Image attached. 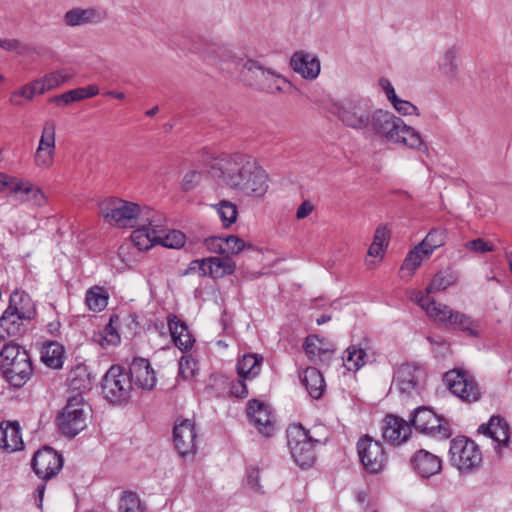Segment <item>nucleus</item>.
<instances>
[{
  "label": "nucleus",
  "mask_w": 512,
  "mask_h": 512,
  "mask_svg": "<svg viewBox=\"0 0 512 512\" xmlns=\"http://www.w3.org/2000/svg\"><path fill=\"white\" fill-rule=\"evenodd\" d=\"M209 175L219 184L252 198H262L269 189L266 171L245 154H232L213 160Z\"/></svg>",
  "instance_id": "nucleus-1"
},
{
  "label": "nucleus",
  "mask_w": 512,
  "mask_h": 512,
  "mask_svg": "<svg viewBox=\"0 0 512 512\" xmlns=\"http://www.w3.org/2000/svg\"><path fill=\"white\" fill-rule=\"evenodd\" d=\"M375 113L369 135L388 144L407 147L414 151L428 150L420 132L407 125L400 117L380 108L376 109Z\"/></svg>",
  "instance_id": "nucleus-2"
},
{
  "label": "nucleus",
  "mask_w": 512,
  "mask_h": 512,
  "mask_svg": "<svg viewBox=\"0 0 512 512\" xmlns=\"http://www.w3.org/2000/svg\"><path fill=\"white\" fill-rule=\"evenodd\" d=\"M410 300L420 306L427 316L436 323L448 329L461 330L472 337L479 336V322L471 316L456 311L448 305L436 302L432 298L425 296L422 291H411Z\"/></svg>",
  "instance_id": "nucleus-3"
},
{
  "label": "nucleus",
  "mask_w": 512,
  "mask_h": 512,
  "mask_svg": "<svg viewBox=\"0 0 512 512\" xmlns=\"http://www.w3.org/2000/svg\"><path fill=\"white\" fill-rule=\"evenodd\" d=\"M100 214L105 221L118 228H132L138 222H148L156 225V212L149 207H140L138 204L119 198H108L100 203Z\"/></svg>",
  "instance_id": "nucleus-4"
},
{
  "label": "nucleus",
  "mask_w": 512,
  "mask_h": 512,
  "mask_svg": "<svg viewBox=\"0 0 512 512\" xmlns=\"http://www.w3.org/2000/svg\"><path fill=\"white\" fill-rule=\"evenodd\" d=\"M0 369L14 387H22L31 377L33 369L25 349L16 343H5L0 351Z\"/></svg>",
  "instance_id": "nucleus-5"
},
{
  "label": "nucleus",
  "mask_w": 512,
  "mask_h": 512,
  "mask_svg": "<svg viewBox=\"0 0 512 512\" xmlns=\"http://www.w3.org/2000/svg\"><path fill=\"white\" fill-rule=\"evenodd\" d=\"M377 108L364 98L346 99L335 105V114L347 128L368 134Z\"/></svg>",
  "instance_id": "nucleus-6"
},
{
  "label": "nucleus",
  "mask_w": 512,
  "mask_h": 512,
  "mask_svg": "<svg viewBox=\"0 0 512 512\" xmlns=\"http://www.w3.org/2000/svg\"><path fill=\"white\" fill-rule=\"evenodd\" d=\"M89 413L90 408L81 394L70 396L57 418L60 431L69 437L76 436L86 428Z\"/></svg>",
  "instance_id": "nucleus-7"
},
{
  "label": "nucleus",
  "mask_w": 512,
  "mask_h": 512,
  "mask_svg": "<svg viewBox=\"0 0 512 512\" xmlns=\"http://www.w3.org/2000/svg\"><path fill=\"white\" fill-rule=\"evenodd\" d=\"M243 77L250 86L269 93L282 91L288 83L280 74L252 59L244 63Z\"/></svg>",
  "instance_id": "nucleus-8"
},
{
  "label": "nucleus",
  "mask_w": 512,
  "mask_h": 512,
  "mask_svg": "<svg viewBox=\"0 0 512 512\" xmlns=\"http://www.w3.org/2000/svg\"><path fill=\"white\" fill-rule=\"evenodd\" d=\"M288 447L295 463L301 468L311 467L315 461L314 445L317 440L300 424L290 425L287 429Z\"/></svg>",
  "instance_id": "nucleus-9"
},
{
  "label": "nucleus",
  "mask_w": 512,
  "mask_h": 512,
  "mask_svg": "<svg viewBox=\"0 0 512 512\" xmlns=\"http://www.w3.org/2000/svg\"><path fill=\"white\" fill-rule=\"evenodd\" d=\"M104 396L112 403L126 402L131 395L132 383L130 376L120 366H112L102 381Z\"/></svg>",
  "instance_id": "nucleus-10"
},
{
  "label": "nucleus",
  "mask_w": 512,
  "mask_h": 512,
  "mask_svg": "<svg viewBox=\"0 0 512 512\" xmlns=\"http://www.w3.org/2000/svg\"><path fill=\"white\" fill-rule=\"evenodd\" d=\"M449 454L451 464L461 471L472 470L482 462V453L477 444L466 437L453 439Z\"/></svg>",
  "instance_id": "nucleus-11"
},
{
  "label": "nucleus",
  "mask_w": 512,
  "mask_h": 512,
  "mask_svg": "<svg viewBox=\"0 0 512 512\" xmlns=\"http://www.w3.org/2000/svg\"><path fill=\"white\" fill-rule=\"evenodd\" d=\"M411 421L414 428L423 434L441 439L451 436L448 422L427 407L415 409Z\"/></svg>",
  "instance_id": "nucleus-12"
},
{
  "label": "nucleus",
  "mask_w": 512,
  "mask_h": 512,
  "mask_svg": "<svg viewBox=\"0 0 512 512\" xmlns=\"http://www.w3.org/2000/svg\"><path fill=\"white\" fill-rule=\"evenodd\" d=\"M444 381L449 390L465 402H475L480 398V389L473 377L464 370L454 369L445 373Z\"/></svg>",
  "instance_id": "nucleus-13"
},
{
  "label": "nucleus",
  "mask_w": 512,
  "mask_h": 512,
  "mask_svg": "<svg viewBox=\"0 0 512 512\" xmlns=\"http://www.w3.org/2000/svg\"><path fill=\"white\" fill-rule=\"evenodd\" d=\"M361 464L369 473H378L384 467L386 456L380 442L365 435L357 443Z\"/></svg>",
  "instance_id": "nucleus-14"
},
{
  "label": "nucleus",
  "mask_w": 512,
  "mask_h": 512,
  "mask_svg": "<svg viewBox=\"0 0 512 512\" xmlns=\"http://www.w3.org/2000/svg\"><path fill=\"white\" fill-rule=\"evenodd\" d=\"M62 466V456L50 447L38 450L32 460L33 470L43 480L53 478L59 473Z\"/></svg>",
  "instance_id": "nucleus-15"
},
{
  "label": "nucleus",
  "mask_w": 512,
  "mask_h": 512,
  "mask_svg": "<svg viewBox=\"0 0 512 512\" xmlns=\"http://www.w3.org/2000/svg\"><path fill=\"white\" fill-rule=\"evenodd\" d=\"M478 431L492 440L496 455L502 457L510 439V428L506 420L492 416L488 423L480 425Z\"/></svg>",
  "instance_id": "nucleus-16"
},
{
  "label": "nucleus",
  "mask_w": 512,
  "mask_h": 512,
  "mask_svg": "<svg viewBox=\"0 0 512 512\" xmlns=\"http://www.w3.org/2000/svg\"><path fill=\"white\" fill-rule=\"evenodd\" d=\"M247 414L250 423L264 437H271L275 430V420L268 406L256 399L248 402Z\"/></svg>",
  "instance_id": "nucleus-17"
},
{
  "label": "nucleus",
  "mask_w": 512,
  "mask_h": 512,
  "mask_svg": "<svg viewBox=\"0 0 512 512\" xmlns=\"http://www.w3.org/2000/svg\"><path fill=\"white\" fill-rule=\"evenodd\" d=\"M196 429L192 421H177L173 430V442L180 456L193 455L196 451Z\"/></svg>",
  "instance_id": "nucleus-18"
},
{
  "label": "nucleus",
  "mask_w": 512,
  "mask_h": 512,
  "mask_svg": "<svg viewBox=\"0 0 512 512\" xmlns=\"http://www.w3.org/2000/svg\"><path fill=\"white\" fill-rule=\"evenodd\" d=\"M163 218L156 212V225H149L148 222H138V228L131 234V242L129 244L141 253L158 244V228L161 227Z\"/></svg>",
  "instance_id": "nucleus-19"
},
{
  "label": "nucleus",
  "mask_w": 512,
  "mask_h": 512,
  "mask_svg": "<svg viewBox=\"0 0 512 512\" xmlns=\"http://www.w3.org/2000/svg\"><path fill=\"white\" fill-rule=\"evenodd\" d=\"M423 377V371L415 364L405 363L400 365L393 377L392 385L401 394L410 395Z\"/></svg>",
  "instance_id": "nucleus-20"
},
{
  "label": "nucleus",
  "mask_w": 512,
  "mask_h": 512,
  "mask_svg": "<svg viewBox=\"0 0 512 512\" xmlns=\"http://www.w3.org/2000/svg\"><path fill=\"white\" fill-rule=\"evenodd\" d=\"M290 65L295 73L307 80L316 79L321 71L318 57L305 51L295 52L290 59Z\"/></svg>",
  "instance_id": "nucleus-21"
},
{
  "label": "nucleus",
  "mask_w": 512,
  "mask_h": 512,
  "mask_svg": "<svg viewBox=\"0 0 512 512\" xmlns=\"http://www.w3.org/2000/svg\"><path fill=\"white\" fill-rule=\"evenodd\" d=\"M131 383H134L141 389H153L156 384V376L153 368L147 359L135 358L128 372Z\"/></svg>",
  "instance_id": "nucleus-22"
},
{
  "label": "nucleus",
  "mask_w": 512,
  "mask_h": 512,
  "mask_svg": "<svg viewBox=\"0 0 512 512\" xmlns=\"http://www.w3.org/2000/svg\"><path fill=\"white\" fill-rule=\"evenodd\" d=\"M11 195L21 203H29L39 207L44 206L47 202V197L40 187L20 178L14 184Z\"/></svg>",
  "instance_id": "nucleus-23"
},
{
  "label": "nucleus",
  "mask_w": 512,
  "mask_h": 512,
  "mask_svg": "<svg viewBox=\"0 0 512 512\" xmlns=\"http://www.w3.org/2000/svg\"><path fill=\"white\" fill-rule=\"evenodd\" d=\"M411 464L413 469L422 478H430L442 470L441 459L424 449L418 450L411 458Z\"/></svg>",
  "instance_id": "nucleus-24"
},
{
  "label": "nucleus",
  "mask_w": 512,
  "mask_h": 512,
  "mask_svg": "<svg viewBox=\"0 0 512 512\" xmlns=\"http://www.w3.org/2000/svg\"><path fill=\"white\" fill-rule=\"evenodd\" d=\"M6 310L26 322L31 321L36 315V306L32 298L26 292L19 290L11 293Z\"/></svg>",
  "instance_id": "nucleus-25"
},
{
  "label": "nucleus",
  "mask_w": 512,
  "mask_h": 512,
  "mask_svg": "<svg viewBox=\"0 0 512 512\" xmlns=\"http://www.w3.org/2000/svg\"><path fill=\"white\" fill-rule=\"evenodd\" d=\"M102 21V15L95 7H75L65 12L63 22L68 27H80L98 24Z\"/></svg>",
  "instance_id": "nucleus-26"
},
{
  "label": "nucleus",
  "mask_w": 512,
  "mask_h": 512,
  "mask_svg": "<svg viewBox=\"0 0 512 512\" xmlns=\"http://www.w3.org/2000/svg\"><path fill=\"white\" fill-rule=\"evenodd\" d=\"M203 275H209L212 278H221L225 275H231L235 272L236 264L229 257H209L201 261H196Z\"/></svg>",
  "instance_id": "nucleus-27"
},
{
  "label": "nucleus",
  "mask_w": 512,
  "mask_h": 512,
  "mask_svg": "<svg viewBox=\"0 0 512 512\" xmlns=\"http://www.w3.org/2000/svg\"><path fill=\"white\" fill-rule=\"evenodd\" d=\"M26 323L21 317L5 310L0 317V340L15 343L25 332Z\"/></svg>",
  "instance_id": "nucleus-28"
},
{
  "label": "nucleus",
  "mask_w": 512,
  "mask_h": 512,
  "mask_svg": "<svg viewBox=\"0 0 512 512\" xmlns=\"http://www.w3.org/2000/svg\"><path fill=\"white\" fill-rule=\"evenodd\" d=\"M382 430L384 439L393 445L406 441L411 432L409 424L396 416H386Z\"/></svg>",
  "instance_id": "nucleus-29"
},
{
  "label": "nucleus",
  "mask_w": 512,
  "mask_h": 512,
  "mask_svg": "<svg viewBox=\"0 0 512 512\" xmlns=\"http://www.w3.org/2000/svg\"><path fill=\"white\" fill-rule=\"evenodd\" d=\"M24 443L18 422H3L0 425V447L11 453L21 450Z\"/></svg>",
  "instance_id": "nucleus-30"
},
{
  "label": "nucleus",
  "mask_w": 512,
  "mask_h": 512,
  "mask_svg": "<svg viewBox=\"0 0 512 512\" xmlns=\"http://www.w3.org/2000/svg\"><path fill=\"white\" fill-rule=\"evenodd\" d=\"M302 385L313 399L322 397L326 384L322 373L315 367H308L299 374Z\"/></svg>",
  "instance_id": "nucleus-31"
},
{
  "label": "nucleus",
  "mask_w": 512,
  "mask_h": 512,
  "mask_svg": "<svg viewBox=\"0 0 512 512\" xmlns=\"http://www.w3.org/2000/svg\"><path fill=\"white\" fill-rule=\"evenodd\" d=\"M168 326L172 340L180 350L184 351L192 347L194 338L185 322L172 315L168 317Z\"/></svg>",
  "instance_id": "nucleus-32"
},
{
  "label": "nucleus",
  "mask_w": 512,
  "mask_h": 512,
  "mask_svg": "<svg viewBox=\"0 0 512 512\" xmlns=\"http://www.w3.org/2000/svg\"><path fill=\"white\" fill-rule=\"evenodd\" d=\"M304 350L307 357L313 362L328 361L334 353L325 341L316 335L308 336L304 342Z\"/></svg>",
  "instance_id": "nucleus-33"
},
{
  "label": "nucleus",
  "mask_w": 512,
  "mask_h": 512,
  "mask_svg": "<svg viewBox=\"0 0 512 512\" xmlns=\"http://www.w3.org/2000/svg\"><path fill=\"white\" fill-rule=\"evenodd\" d=\"M263 358L257 354H246L238 360L236 370L239 378L252 380L261 371Z\"/></svg>",
  "instance_id": "nucleus-34"
},
{
  "label": "nucleus",
  "mask_w": 512,
  "mask_h": 512,
  "mask_svg": "<svg viewBox=\"0 0 512 512\" xmlns=\"http://www.w3.org/2000/svg\"><path fill=\"white\" fill-rule=\"evenodd\" d=\"M431 255L424 250L419 244L412 249L403 261L400 268L402 278H410L422 262Z\"/></svg>",
  "instance_id": "nucleus-35"
},
{
  "label": "nucleus",
  "mask_w": 512,
  "mask_h": 512,
  "mask_svg": "<svg viewBox=\"0 0 512 512\" xmlns=\"http://www.w3.org/2000/svg\"><path fill=\"white\" fill-rule=\"evenodd\" d=\"M343 364L349 371H358L367 362L368 355L360 345L352 344L344 351Z\"/></svg>",
  "instance_id": "nucleus-36"
},
{
  "label": "nucleus",
  "mask_w": 512,
  "mask_h": 512,
  "mask_svg": "<svg viewBox=\"0 0 512 512\" xmlns=\"http://www.w3.org/2000/svg\"><path fill=\"white\" fill-rule=\"evenodd\" d=\"M457 55L458 47L456 45H452L443 51L437 62L438 70L443 76L454 77L457 74Z\"/></svg>",
  "instance_id": "nucleus-37"
},
{
  "label": "nucleus",
  "mask_w": 512,
  "mask_h": 512,
  "mask_svg": "<svg viewBox=\"0 0 512 512\" xmlns=\"http://www.w3.org/2000/svg\"><path fill=\"white\" fill-rule=\"evenodd\" d=\"M71 75L65 70L53 71L45 74L43 77L36 79L39 86V95L47 91L53 90L69 81Z\"/></svg>",
  "instance_id": "nucleus-38"
},
{
  "label": "nucleus",
  "mask_w": 512,
  "mask_h": 512,
  "mask_svg": "<svg viewBox=\"0 0 512 512\" xmlns=\"http://www.w3.org/2000/svg\"><path fill=\"white\" fill-rule=\"evenodd\" d=\"M390 241V230L385 225L377 227L372 244L368 249V256L382 258Z\"/></svg>",
  "instance_id": "nucleus-39"
},
{
  "label": "nucleus",
  "mask_w": 512,
  "mask_h": 512,
  "mask_svg": "<svg viewBox=\"0 0 512 512\" xmlns=\"http://www.w3.org/2000/svg\"><path fill=\"white\" fill-rule=\"evenodd\" d=\"M99 94V87L97 85H89L87 87H80L69 90L59 96L54 97V101L62 102L67 105L75 101L91 98Z\"/></svg>",
  "instance_id": "nucleus-40"
},
{
  "label": "nucleus",
  "mask_w": 512,
  "mask_h": 512,
  "mask_svg": "<svg viewBox=\"0 0 512 512\" xmlns=\"http://www.w3.org/2000/svg\"><path fill=\"white\" fill-rule=\"evenodd\" d=\"M63 347L56 343H48L42 350L41 359L50 368H60L62 366Z\"/></svg>",
  "instance_id": "nucleus-41"
},
{
  "label": "nucleus",
  "mask_w": 512,
  "mask_h": 512,
  "mask_svg": "<svg viewBox=\"0 0 512 512\" xmlns=\"http://www.w3.org/2000/svg\"><path fill=\"white\" fill-rule=\"evenodd\" d=\"M85 302L90 310L100 312L108 304V294L103 288L94 286L86 292Z\"/></svg>",
  "instance_id": "nucleus-42"
},
{
  "label": "nucleus",
  "mask_w": 512,
  "mask_h": 512,
  "mask_svg": "<svg viewBox=\"0 0 512 512\" xmlns=\"http://www.w3.org/2000/svg\"><path fill=\"white\" fill-rule=\"evenodd\" d=\"M158 236V244L167 248L179 249L183 247L186 242V236L184 233L179 230L165 231L162 226L158 228Z\"/></svg>",
  "instance_id": "nucleus-43"
},
{
  "label": "nucleus",
  "mask_w": 512,
  "mask_h": 512,
  "mask_svg": "<svg viewBox=\"0 0 512 512\" xmlns=\"http://www.w3.org/2000/svg\"><path fill=\"white\" fill-rule=\"evenodd\" d=\"M36 94H39V86L37 80H34L12 92L9 101L15 106H22L24 104L23 99L30 101Z\"/></svg>",
  "instance_id": "nucleus-44"
},
{
  "label": "nucleus",
  "mask_w": 512,
  "mask_h": 512,
  "mask_svg": "<svg viewBox=\"0 0 512 512\" xmlns=\"http://www.w3.org/2000/svg\"><path fill=\"white\" fill-rule=\"evenodd\" d=\"M197 52L203 58L216 61L217 59L224 56L228 51L218 40H211L206 41L201 46H199L197 48Z\"/></svg>",
  "instance_id": "nucleus-45"
},
{
  "label": "nucleus",
  "mask_w": 512,
  "mask_h": 512,
  "mask_svg": "<svg viewBox=\"0 0 512 512\" xmlns=\"http://www.w3.org/2000/svg\"><path fill=\"white\" fill-rule=\"evenodd\" d=\"M214 207L225 227H229L236 221L238 210L234 203L228 200H222Z\"/></svg>",
  "instance_id": "nucleus-46"
},
{
  "label": "nucleus",
  "mask_w": 512,
  "mask_h": 512,
  "mask_svg": "<svg viewBox=\"0 0 512 512\" xmlns=\"http://www.w3.org/2000/svg\"><path fill=\"white\" fill-rule=\"evenodd\" d=\"M38 148L56 150V124L52 120L44 123Z\"/></svg>",
  "instance_id": "nucleus-47"
},
{
  "label": "nucleus",
  "mask_w": 512,
  "mask_h": 512,
  "mask_svg": "<svg viewBox=\"0 0 512 512\" xmlns=\"http://www.w3.org/2000/svg\"><path fill=\"white\" fill-rule=\"evenodd\" d=\"M118 321V317H111L110 322L105 326L103 331L99 333L98 342L101 346L117 345L120 342V336L114 326V322Z\"/></svg>",
  "instance_id": "nucleus-48"
},
{
  "label": "nucleus",
  "mask_w": 512,
  "mask_h": 512,
  "mask_svg": "<svg viewBox=\"0 0 512 512\" xmlns=\"http://www.w3.org/2000/svg\"><path fill=\"white\" fill-rule=\"evenodd\" d=\"M120 512H143L142 504L135 493L126 492L119 503Z\"/></svg>",
  "instance_id": "nucleus-49"
},
{
  "label": "nucleus",
  "mask_w": 512,
  "mask_h": 512,
  "mask_svg": "<svg viewBox=\"0 0 512 512\" xmlns=\"http://www.w3.org/2000/svg\"><path fill=\"white\" fill-rule=\"evenodd\" d=\"M444 244V234L439 230L430 231L419 245L432 255L434 250Z\"/></svg>",
  "instance_id": "nucleus-50"
},
{
  "label": "nucleus",
  "mask_w": 512,
  "mask_h": 512,
  "mask_svg": "<svg viewBox=\"0 0 512 512\" xmlns=\"http://www.w3.org/2000/svg\"><path fill=\"white\" fill-rule=\"evenodd\" d=\"M225 243L227 256L237 255L245 249L253 248L251 243H246L243 239L235 235H229L225 237Z\"/></svg>",
  "instance_id": "nucleus-51"
},
{
  "label": "nucleus",
  "mask_w": 512,
  "mask_h": 512,
  "mask_svg": "<svg viewBox=\"0 0 512 512\" xmlns=\"http://www.w3.org/2000/svg\"><path fill=\"white\" fill-rule=\"evenodd\" d=\"M54 157L55 150H48L37 147L34 154V163L39 168L48 169L53 165Z\"/></svg>",
  "instance_id": "nucleus-52"
},
{
  "label": "nucleus",
  "mask_w": 512,
  "mask_h": 512,
  "mask_svg": "<svg viewBox=\"0 0 512 512\" xmlns=\"http://www.w3.org/2000/svg\"><path fill=\"white\" fill-rule=\"evenodd\" d=\"M390 104L393 106L396 112L402 116H420V111L417 106L408 100H403L397 97Z\"/></svg>",
  "instance_id": "nucleus-53"
},
{
  "label": "nucleus",
  "mask_w": 512,
  "mask_h": 512,
  "mask_svg": "<svg viewBox=\"0 0 512 512\" xmlns=\"http://www.w3.org/2000/svg\"><path fill=\"white\" fill-rule=\"evenodd\" d=\"M451 284L452 281L450 280L449 277L445 276L442 273H438L435 275L431 283L426 287L425 292L422 293L425 296L429 297V294L445 290Z\"/></svg>",
  "instance_id": "nucleus-54"
},
{
  "label": "nucleus",
  "mask_w": 512,
  "mask_h": 512,
  "mask_svg": "<svg viewBox=\"0 0 512 512\" xmlns=\"http://www.w3.org/2000/svg\"><path fill=\"white\" fill-rule=\"evenodd\" d=\"M140 253L132 247L131 244L121 245L119 248V258L127 267H132L137 261Z\"/></svg>",
  "instance_id": "nucleus-55"
},
{
  "label": "nucleus",
  "mask_w": 512,
  "mask_h": 512,
  "mask_svg": "<svg viewBox=\"0 0 512 512\" xmlns=\"http://www.w3.org/2000/svg\"><path fill=\"white\" fill-rule=\"evenodd\" d=\"M196 372V361L189 357L183 356L179 361V376L183 379H191Z\"/></svg>",
  "instance_id": "nucleus-56"
},
{
  "label": "nucleus",
  "mask_w": 512,
  "mask_h": 512,
  "mask_svg": "<svg viewBox=\"0 0 512 512\" xmlns=\"http://www.w3.org/2000/svg\"><path fill=\"white\" fill-rule=\"evenodd\" d=\"M465 248L474 253H487L495 250V246L484 238H476L466 242Z\"/></svg>",
  "instance_id": "nucleus-57"
},
{
  "label": "nucleus",
  "mask_w": 512,
  "mask_h": 512,
  "mask_svg": "<svg viewBox=\"0 0 512 512\" xmlns=\"http://www.w3.org/2000/svg\"><path fill=\"white\" fill-rule=\"evenodd\" d=\"M207 249L216 254H226L225 237L213 236L205 240Z\"/></svg>",
  "instance_id": "nucleus-58"
},
{
  "label": "nucleus",
  "mask_w": 512,
  "mask_h": 512,
  "mask_svg": "<svg viewBox=\"0 0 512 512\" xmlns=\"http://www.w3.org/2000/svg\"><path fill=\"white\" fill-rule=\"evenodd\" d=\"M246 485L254 492H261L260 471L258 468H250L247 470Z\"/></svg>",
  "instance_id": "nucleus-59"
},
{
  "label": "nucleus",
  "mask_w": 512,
  "mask_h": 512,
  "mask_svg": "<svg viewBox=\"0 0 512 512\" xmlns=\"http://www.w3.org/2000/svg\"><path fill=\"white\" fill-rule=\"evenodd\" d=\"M84 374V370L81 368H77L70 376V386L72 389L76 390H86L90 387V381L88 377L85 379H81L78 381L77 377Z\"/></svg>",
  "instance_id": "nucleus-60"
},
{
  "label": "nucleus",
  "mask_w": 512,
  "mask_h": 512,
  "mask_svg": "<svg viewBox=\"0 0 512 512\" xmlns=\"http://www.w3.org/2000/svg\"><path fill=\"white\" fill-rule=\"evenodd\" d=\"M201 174L197 171H189L182 179L181 187L184 191L194 189L200 182Z\"/></svg>",
  "instance_id": "nucleus-61"
},
{
  "label": "nucleus",
  "mask_w": 512,
  "mask_h": 512,
  "mask_svg": "<svg viewBox=\"0 0 512 512\" xmlns=\"http://www.w3.org/2000/svg\"><path fill=\"white\" fill-rule=\"evenodd\" d=\"M249 379L239 378L237 381L231 383L230 392L233 396L244 398L248 395L246 381Z\"/></svg>",
  "instance_id": "nucleus-62"
},
{
  "label": "nucleus",
  "mask_w": 512,
  "mask_h": 512,
  "mask_svg": "<svg viewBox=\"0 0 512 512\" xmlns=\"http://www.w3.org/2000/svg\"><path fill=\"white\" fill-rule=\"evenodd\" d=\"M379 87L385 93L387 100L391 103L398 95L395 92V89L392 83L386 78H380L378 81Z\"/></svg>",
  "instance_id": "nucleus-63"
},
{
  "label": "nucleus",
  "mask_w": 512,
  "mask_h": 512,
  "mask_svg": "<svg viewBox=\"0 0 512 512\" xmlns=\"http://www.w3.org/2000/svg\"><path fill=\"white\" fill-rule=\"evenodd\" d=\"M314 208V204L310 200H304L297 208L296 218L298 220L305 219L313 212Z\"/></svg>",
  "instance_id": "nucleus-64"
}]
</instances>
